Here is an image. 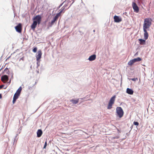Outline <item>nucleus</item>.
I'll list each match as a JSON object with an SVG mask.
<instances>
[{
	"label": "nucleus",
	"instance_id": "obj_22",
	"mask_svg": "<svg viewBox=\"0 0 154 154\" xmlns=\"http://www.w3.org/2000/svg\"><path fill=\"white\" fill-rule=\"evenodd\" d=\"M134 124L135 125L138 126L139 125V123L137 122H134Z\"/></svg>",
	"mask_w": 154,
	"mask_h": 154
},
{
	"label": "nucleus",
	"instance_id": "obj_25",
	"mask_svg": "<svg viewBox=\"0 0 154 154\" xmlns=\"http://www.w3.org/2000/svg\"><path fill=\"white\" fill-rule=\"evenodd\" d=\"M131 79L133 81H136V80H137V79L136 78H132Z\"/></svg>",
	"mask_w": 154,
	"mask_h": 154
},
{
	"label": "nucleus",
	"instance_id": "obj_5",
	"mask_svg": "<svg viewBox=\"0 0 154 154\" xmlns=\"http://www.w3.org/2000/svg\"><path fill=\"white\" fill-rule=\"evenodd\" d=\"M116 97V96L114 95L111 98L107 106L108 109H109L112 108V106L114 103Z\"/></svg>",
	"mask_w": 154,
	"mask_h": 154
},
{
	"label": "nucleus",
	"instance_id": "obj_23",
	"mask_svg": "<svg viewBox=\"0 0 154 154\" xmlns=\"http://www.w3.org/2000/svg\"><path fill=\"white\" fill-rule=\"evenodd\" d=\"M37 50V48L36 47H35L33 49L32 51L34 52L35 53L36 52Z\"/></svg>",
	"mask_w": 154,
	"mask_h": 154
},
{
	"label": "nucleus",
	"instance_id": "obj_14",
	"mask_svg": "<svg viewBox=\"0 0 154 154\" xmlns=\"http://www.w3.org/2000/svg\"><path fill=\"white\" fill-rule=\"evenodd\" d=\"M59 16L57 15H56L55 16L53 20H52L51 21V25H53L54 24V22L57 20L58 19Z\"/></svg>",
	"mask_w": 154,
	"mask_h": 154
},
{
	"label": "nucleus",
	"instance_id": "obj_7",
	"mask_svg": "<svg viewBox=\"0 0 154 154\" xmlns=\"http://www.w3.org/2000/svg\"><path fill=\"white\" fill-rule=\"evenodd\" d=\"M15 29L16 31L19 32L20 33L21 32L22 29V25L21 23H19L15 27Z\"/></svg>",
	"mask_w": 154,
	"mask_h": 154
},
{
	"label": "nucleus",
	"instance_id": "obj_4",
	"mask_svg": "<svg viewBox=\"0 0 154 154\" xmlns=\"http://www.w3.org/2000/svg\"><path fill=\"white\" fill-rule=\"evenodd\" d=\"M21 90L22 88L21 87H20L17 90L16 93L14 94L13 100V104H14L15 103L16 100L18 98L20 94Z\"/></svg>",
	"mask_w": 154,
	"mask_h": 154
},
{
	"label": "nucleus",
	"instance_id": "obj_6",
	"mask_svg": "<svg viewBox=\"0 0 154 154\" xmlns=\"http://www.w3.org/2000/svg\"><path fill=\"white\" fill-rule=\"evenodd\" d=\"M132 6L134 10V12L137 13L139 11V8L135 2H133L132 3Z\"/></svg>",
	"mask_w": 154,
	"mask_h": 154
},
{
	"label": "nucleus",
	"instance_id": "obj_21",
	"mask_svg": "<svg viewBox=\"0 0 154 154\" xmlns=\"http://www.w3.org/2000/svg\"><path fill=\"white\" fill-rule=\"evenodd\" d=\"M133 60H134L135 62H138V61H140L142 59L141 58L138 57L137 58L134 59H133Z\"/></svg>",
	"mask_w": 154,
	"mask_h": 154
},
{
	"label": "nucleus",
	"instance_id": "obj_26",
	"mask_svg": "<svg viewBox=\"0 0 154 154\" xmlns=\"http://www.w3.org/2000/svg\"><path fill=\"white\" fill-rule=\"evenodd\" d=\"M3 86L2 85H0V89H1L2 88Z\"/></svg>",
	"mask_w": 154,
	"mask_h": 154
},
{
	"label": "nucleus",
	"instance_id": "obj_18",
	"mask_svg": "<svg viewBox=\"0 0 154 154\" xmlns=\"http://www.w3.org/2000/svg\"><path fill=\"white\" fill-rule=\"evenodd\" d=\"M65 9V8L62 7L60 10V12L56 15H58L59 17L61 15V14L63 11Z\"/></svg>",
	"mask_w": 154,
	"mask_h": 154
},
{
	"label": "nucleus",
	"instance_id": "obj_10",
	"mask_svg": "<svg viewBox=\"0 0 154 154\" xmlns=\"http://www.w3.org/2000/svg\"><path fill=\"white\" fill-rule=\"evenodd\" d=\"M113 18L115 22L119 23L122 21V18L117 16H115Z\"/></svg>",
	"mask_w": 154,
	"mask_h": 154
},
{
	"label": "nucleus",
	"instance_id": "obj_20",
	"mask_svg": "<svg viewBox=\"0 0 154 154\" xmlns=\"http://www.w3.org/2000/svg\"><path fill=\"white\" fill-rule=\"evenodd\" d=\"M135 62L133 59L130 60L128 63V64L129 66H132Z\"/></svg>",
	"mask_w": 154,
	"mask_h": 154
},
{
	"label": "nucleus",
	"instance_id": "obj_19",
	"mask_svg": "<svg viewBox=\"0 0 154 154\" xmlns=\"http://www.w3.org/2000/svg\"><path fill=\"white\" fill-rule=\"evenodd\" d=\"M135 62L133 59L130 60L128 63V64L129 66H132Z\"/></svg>",
	"mask_w": 154,
	"mask_h": 154
},
{
	"label": "nucleus",
	"instance_id": "obj_1",
	"mask_svg": "<svg viewBox=\"0 0 154 154\" xmlns=\"http://www.w3.org/2000/svg\"><path fill=\"white\" fill-rule=\"evenodd\" d=\"M33 23L31 25V27L32 29L34 30L37 24L39 25L41 23L42 17L40 15H38L34 17L33 18Z\"/></svg>",
	"mask_w": 154,
	"mask_h": 154
},
{
	"label": "nucleus",
	"instance_id": "obj_13",
	"mask_svg": "<svg viewBox=\"0 0 154 154\" xmlns=\"http://www.w3.org/2000/svg\"><path fill=\"white\" fill-rule=\"evenodd\" d=\"M96 58V55L95 54H93L91 56L88 58V60L90 61L95 60Z\"/></svg>",
	"mask_w": 154,
	"mask_h": 154
},
{
	"label": "nucleus",
	"instance_id": "obj_27",
	"mask_svg": "<svg viewBox=\"0 0 154 154\" xmlns=\"http://www.w3.org/2000/svg\"><path fill=\"white\" fill-rule=\"evenodd\" d=\"M2 98V96L1 94H0V99Z\"/></svg>",
	"mask_w": 154,
	"mask_h": 154
},
{
	"label": "nucleus",
	"instance_id": "obj_3",
	"mask_svg": "<svg viewBox=\"0 0 154 154\" xmlns=\"http://www.w3.org/2000/svg\"><path fill=\"white\" fill-rule=\"evenodd\" d=\"M116 116L120 118L123 117L124 114V111L121 107H117L116 109Z\"/></svg>",
	"mask_w": 154,
	"mask_h": 154
},
{
	"label": "nucleus",
	"instance_id": "obj_16",
	"mask_svg": "<svg viewBox=\"0 0 154 154\" xmlns=\"http://www.w3.org/2000/svg\"><path fill=\"white\" fill-rule=\"evenodd\" d=\"M79 101V99H77L76 100L72 99L70 100V101L72 103L76 104L78 103Z\"/></svg>",
	"mask_w": 154,
	"mask_h": 154
},
{
	"label": "nucleus",
	"instance_id": "obj_17",
	"mask_svg": "<svg viewBox=\"0 0 154 154\" xmlns=\"http://www.w3.org/2000/svg\"><path fill=\"white\" fill-rule=\"evenodd\" d=\"M139 40L140 41V45H144L145 44L146 41L145 40L140 39H139Z\"/></svg>",
	"mask_w": 154,
	"mask_h": 154
},
{
	"label": "nucleus",
	"instance_id": "obj_9",
	"mask_svg": "<svg viewBox=\"0 0 154 154\" xmlns=\"http://www.w3.org/2000/svg\"><path fill=\"white\" fill-rule=\"evenodd\" d=\"M1 81L4 82H7L8 80V77L7 75H4L2 76L1 79Z\"/></svg>",
	"mask_w": 154,
	"mask_h": 154
},
{
	"label": "nucleus",
	"instance_id": "obj_2",
	"mask_svg": "<svg viewBox=\"0 0 154 154\" xmlns=\"http://www.w3.org/2000/svg\"><path fill=\"white\" fill-rule=\"evenodd\" d=\"M152 20L150 18H146L144 20L143 24V29H149L152 23Z\"/></svg>",
	"mask_w": 154,
	"mask_h": 154
},
{
	"label": "nucleus",
	"instance_id": "obj_8",
	"mask_svg": "<svg viewBox=\"0 0 154 154\" xmlns=\"http://www.w3.org/2000/svg\"><path fill=\"white\" fill-rule=\"evenodd\" d=\"M42 53L41 50H39L37 52V54L36 56V60L37 61L39 60L40 59L42 55Z\"/></svg>",
	"mask_w": 154,
	"mask_h": 154
},
{
	"label": "nucleus",
	"instance_id": "obj_11",
	"mask_svg": "<svg viewBox=\"0 0 154 154\" xmlns=\"http://www.w3.org/2000/svg\"><path fill=\"white\" fill-rule=\"evenodd\" d=\"M146 29H143V31L144 32V38L145 40H146L148 39V36H149V35L148 32L147 31Z\"/></svg>",
	"mask_w": 154,
	"mask_h": 154
},
{
	"label": "nucleus",
	"instance_id": "obj_12",
	"mask_svg": "<svg viewBox=\"0 0 154 154\" xmlns=\"http://www.w3.org/2000/svg\"><path fill=\"white\" fill-rule=\"evenodd\" d=\"M126 92L128 94L132 95L134 93V91L132 89L128 88L127 89Z\"/></svg>",
	"mask_w": 154,
	"mask_h": 154
},
{
	"label": "nucleus",
	"instance_id": "obj_15",
	"mask_svg": "<svg viewBox=\"0 0 154 154\" xmlns=\"http://www.w3.org/2000/svg\"><path fill=\"white\" fill-rule=\"evenodd\" d=\"M37 136L38 137H40L42 135V130L39 129L38 130L37 132Z\"/></svg>",
	"mask_w": 154,
	"mask_h": 154
},
{
	"label": "nucleus",
	"instance_id": "obj_24",
	"mask_svg": "<svg viewBox=\"0 0 154 154\" xmlns=\"http://www.w3.org/2000/svg\"><path fill=\"white\" fill-rule=\"evenodd\" d=\"M47 145V142L46 141L45 143V145L43 147V148H44V149L46 147Z\"/></svg>",
	"mask_w": 154,
	"mask_h": 154
}]
</instances>
